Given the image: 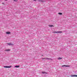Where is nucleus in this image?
Wrapping results in <instances>:
<instances>
[{
	"instance_id": "1",
	"label": "nucleus",
	"mask_w": 77,
	"mask_h": 77,
	"mask_svg": "<svg viewBox=\"0 0 77 77\" xmlns=\"http://www.w3.org/2000/svg\"><path fill=\"white\" fill-rule=\"evenodd\" d=\"M12 67V66H4V68H11Z\"/></svg>"
},
{
	"instance_id": "2",
	"label": "nucleus",
	"mask_w": 77,
	"mask_h": 77,
	"mask_svg": "<svg viewBox=\"0 0 77 77\" xmlns=\"http://www.w3.org/2000/svg\"><path fill=\"white\" fill-rule=\"evenodd\" d=\"M53 33H62V32L59 31H54L53 32Z\"/></svg>"
},
{
	"instance_id": "3",
	"label": "nucleus",
	"mask_w": 77,
	"mask_h": 77,
	"mask_svg": "<svg viewBox=\"0 0 77 77\" xmlns=\"http://www.w3.org/2000/svg\"><path fill=\"white\" fill-rule=\"evenodd\" d=\"M63 66H66V67H69V65H64L62 66V67Z\"/></svg>"
},
{
	"instance_id": "4",
	"label": "nucleus",
	"mask_w": 77,
	"mask_h": 77,
	"mask_svg": "<svg viewBox=\"0 0 77 77\" xmlns=\"http://www.w3.org/2000/svg\"><path fill=\"white\" fill-rule=\"evenodd\" d=\"M71 77H77V75H71Z\"/></svg>"
},
{
	"instance_id": "5",
	"label": "nucleus",
	"mask_w": 77,
	"mask_h": 77,
	"mask_svg": "<svg viewBox=\"0 0 77 77\" xmlns=\"http://www.w3.org/2000/svg\"><path fill=\"white\" fill-rule=\"evenodd\" d=\"M7 44L9 45H14V44L12 43H7Z\"/></svg>"
},
{
	"instance_id": "6",
	"label": "nucleus",
	"mask_w": 77,
	"mask_h": 77,
	"mask_svg": "<svg viewBox=\"0 0 77 77\" xmlns=\"http://www.w3.org/2000/svg\"><path fill=\"white\" fill-rule=\"evenodd\" d=\"M42 74H47V72H42Z\"/></svg>"
},
{
	"instance_id": "7",
	"label": "nucleus",
	"mask_w": 77,
	"mask_h": 77,
	"mask_svg": "<svg viewBox=\"0 0 77 77\" xmlns=\"http://www.w3.org/2000/svg\"><path fill=\"white\" fill-rule=\"evenodd\" d=\"M57 59H58V60H60L61 59H62V58L59 57L57 58Z\"/></svg>"
},
{
	"instance_id": "8",
	"label": "nucleus",
	"mask_w": 77,
	"mask_h": 77,
	"mask_svg": "<svg viewBox=\"0 0 77 77\" xmlns=\"http://www.w3.org/2000/svg\"><path fill=\"white\" fill-rule=\"evenodd\" d=\"M10 33H11V32H6V34H10Z\"/></svg>"
},
{
	"instance_id": "9",
	"label": "nucleus",
	"mask_w": 77,
	"mask_h": 77,
	"mask_svg": "<svg viewBox=\"0 0 77 77\" xmlns=\"http://www.w3.org/2000/svg\"><path fill=\"white\" fill-rule=\"evenodd\" d=\"M5 51H10V49H6L5 50Z\"/></svg>"
},
{
	"instance_id": "10",
	"label": "nucleus",
	"mask_w": 77,
	"mask_h": 77,
	"mask_svg": "<svg viewBox=\"0 0 77 77\" xmlns=\"http://www.w3.org/2000/svg\"><path fill=\"white\" fill-rule=\"evenodd\" d=\"M20 67V66H15V67H16V68H18Z\"/></svg>"
},
{
	"instance_id": "11",
	"label": "nucleus",
	"mask_w": 77,
	"mask_h": 77,
	"mask_svg": "<svg viewBox=\"0 0 77 77\" xmlns=\"http://www.w3.org/2000/svg\"><path fill=\"white\" fill-rule=\"evenodd\" d=\"M49 27H54V26L53 25H50L49 26Z\"/></svg>"
},
{
	"instance_id": "12",
	"label": "nucleus",
	"mask_w": 77,
	"mask_h": 77,
	"mask_svg": "<svg viewBox=\"0 0 77 77\" xmlns=\"http://www.w3.org/2000/svg\"><path fill=\"white\" fill-rule=\"evenodd\" d=\"M46 59H48V60H52V59H51V58H46Z\"/></svg>"
},
{
	"instance_id": "13",
	"label": "nucleus",
	"mask_w": 77,
	"mask_h": 77,
	"mask_svg": "<svg viewBox=\"0 0 77 77\" xmlns=\"http://www.w3.org/2000/svg\"><path fill=\"white\" fill-rule=\"evenodd\" d=\"M58 14H59V15H62V13H59Z\"/></svg>"
},
{
	"instance_id": "14",
	"label": "nucleus",
	"mask_w": 77,
	"mask_h": 77,
	"mask_svg": "<svg viewBox=\"0 0 77 77\" xmlns=\"http://www.w3.org/2000/svg\"><path fill=\"white\" fill-rule=\"evenodd\" d=\"M14 2H18V0H14Z\"/></svg>"
},
{
	"instance_id": "15",
	"label": "nucleus",
	"mask_w": 77,
	"mask_h": 77,
	"mask_svg": "<svg viewBox=\"0 0 77 77\" xmlns=\"http://www.w3.org/2000/svg\"><path fill=\"white\" fill-rule=\"evenodd\" d=\"M42 59H43V60L46 59V58H42Z\"/></svg>"
},
{
	"instance_id": "16",
	"label": "nucleus",
	"mask_w": 77,
	"mask_h": 77,
	"mask_svg": "<svg viewBox=\"0 0 77 77\" xmlns=\"http://www.w3.org/2000/svg\"><path fill=\"white\" fill-rule=\"evenodd\" d=\"M34 1H35V2H36V0H33Z\"/></svg>"
},
{
	"instance_id": "17",
	"label": "nucleus",
	"mask_w": 77,
	"mask_h": 77,
	"mask_svg": "<svg viewBox=\"0 0 77 77\" xmlns=\"http://www.w3.org/2000/svg\"><path fill=\"white\" fill-rule=\"evenodd\" d=\"M2 4H3V5H5V4H4V3H2Z\"/></svg>"
},
{
	"instance_id": "18",
	"label": "nucleus",
	"mask_w": 77,
	"mask_h": 77,
	"mask_svg": "<svg viewBox=\"0 0 77 77\" xmlns=\"http://www.w3.org/2000/svg\"><path fill=\"white\" fill-rule=\"evenodd\" d=\"M5 0V1H8V0Z\"/></svg>"
},
{
	"instance_id": "19",
	"label": "nucleus",
	"mask_w": 77,
	"mask_h": 77,
	"mask_svg": "<svg viewBox=\"0 0 77 77\" xmlns=\"http://www.w3.org/2000/svg\"><path fill=\"white\" fill-rule=\"evenodd\" d=\"M42 56H43V55H42Z\"/></svg>"
}]
</instances>
